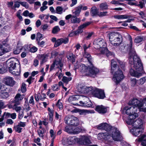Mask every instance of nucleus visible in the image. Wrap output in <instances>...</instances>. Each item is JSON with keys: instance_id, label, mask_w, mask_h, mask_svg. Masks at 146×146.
<instances>
[{"instance_id": "obj_28", "label": "nucleus", "mask_w": 146, "mask_h": 146, "mask_svg": "<svg viewBox=\"0 0 146 146\" xmlns=\"http://www.w3.org/2000/svg\"><path fill=\"white\" fill-rule=\"evenodd\" d=\"M82 8V5H79L78 6L76 7V11H74L72 12L73 14H74L76 16H78L81 11Z\"/></svg>"}, {"instance_id": "obj_48", "label": "nucleus", "mask_w": 146, "mask_h": 146, "mask_svg": "<svg viewBox=\"0 0 146 146\" xmlns=\"http://www.w3.org/2000/svg\"><path fill=\"white\" fill-rule=\"evenodd\" d=\"M42 38V35L39 33H38L36 35V40L37 42L40 41Z\"/></svg>"}, {"instance_id": "obj_43", "label": "nucleus", "mask_w": 146, "mask_h": 146, "mask_svg": "<svg viewBox=\"0 0 146 146\" xmlns=\"http://www.w3.org/2000/svg\"><path fill=\"white\" fill-rule=\"evenodd\" d=\"M14 129L15 131L20 133L21 132L22 128L18 124L14 127Z\"/></svg>"}, {"instance_id": "obj_21", "label": "nucleus", "mask_w": 146, "mask_h": 146, "mask_svg": "<svg viewBox=\"0 0 146 146\" xmlns=\"http://www.w3.org/2000/svg\"><path fill=\"white\" fill-rule=\"evenodd\" d=\"M5 84L8 86H13L15 84V82L11 77H7L5 79Z\"/></svg>"}, {"instance_id": "obj_33", "label": "nucleus", "mask_w": 146, "mask_h": 146, "mask_svg": "<svg viewBox=\"0 0 146 146\" xmlns=\"http://www.w3.org/2000/svg\"><path fill=\"white\" fill-rule=\"evenodd\" d=\"M24 95H21L20 94H17L15 97V103L18 102V101L22 100L24 98Z\"/></svg>"}, {"instance_id": "obj_38", "label": "nucleus", "mask_w": 146, "mask_h": 146, "mask_svg": "<svg viewBox=\"0 0 146 146\" xmlns=\"http://www.w3.org/2000/svg\"><path fill=\"white\" fill-rule=\"evenodd\" d=\"M146 81V77H143L137 80V84L139 85H142L145 83Z\"/></svg>"}, {"instance_id": "obj_25", "label": "nucleus", "mask_w": 146, "mask_h": 146, "mask_svg": "<svg viewBox=\"0 0 146 146\" xmlns=\"http://www.w3.org/2000/svg\"><path fill=\"white\" fill-rule=\"evenodd\" d=\"M141 137L136 140L137 142L142 141L141 144L143 146H146V136L144 134L140 135Z\"/></svg>"}, {"instance_id": "obj_6", "label": "nucleus", "mask_w": 146, "mask_h": 146, "mask_svg": "<svg viewBox=\"0 0 146 146\" xmlns=\"http://www.w3.org/2000/svg\"><path fill=\"white\" fill-rule=\"evenodd\" d=\"M129 104L137 108L140 111L146 112V98L143 100L142 102L137 99H133L129 102Z\"/></svg>"}, {"instance_id": "obj_11", "label": "nucleus", "mask_w": 146, "mask_h": 146, "mask_svg": "<svg viewBox=\"0 0 146 146\" xmlns=\"http://www.w3.org/2000/svg\"><path fill=\"white\" fill-rule=\"evenodd\" d=\"M80 140L79 138L75 137H69L67 138L62 143L64 145L68 146L69 145H73L76 143H78Z\"/></svg>"}, {"instance_id": "obj_37", "label": "nucleus", "mask_w": 146, "mask_h": 146, "mask_svg": "<svg viewBox=\"0 0 146 146\" xmlns=\"http://www.w3.org/2000/svg\"><path fill=\"white\" fill-rule=\"evenodd\" d=\"M83 56L84 57L87 59L90 64H92L90 61L91 56L90 54L88 53L87 52H85L83 55Z\"/></svg>"}, {"instance_id": "obj_56", "label": "nucleus", "mask_w": 146, "mask_h": 146, "mask_svg": "<svg viewBox=\"0 0 146 146\" xmlns=\"http://www.w3.org/2000/svg\"><path fill=\"white\" fill-rule=\"evenodd\" d=\"M26 90V84L24 83H23L21 86V91L23 93L25 92Z\"/></svg>"}, {"instance_id": "obj_17", "label": "nucleus", "mask_w": 146, "mask_h": 146, "mask_svg": "<svg viewBox=\"0 0 146 146\" xmlns=\"http://www.w3.org/2000/svg\"><path fill=\"white\" fill-rule=\"evenodd\" d=\"M80 92L84 94H88L90 92L92 94V91L94 89L92 88L91 87H87L82 85L80 86Z\"/></svg>"}, {"instance_id": "obj_13", "label": "nucleus", "mask_w": 146, "mask_h": 146, "mask_svg": "<svg viewBox=\"0 0 146 146\" xmlns=\"http://www.w3.org/2000/svg\"><path fill=\"white\" fill-rule=\"evenodd\" d=\"M92 94L95 97L100 99H103L105 97L104 90L100 89L94 88L92 91Z\"/></svg>"}, {"instance_id": "obj_22", "label": "nucleus", "mask_w": 146, "mask_h": 146, "mask_svg": "<svg viewBox=\"0 0 146 146\" xmlns=\"http://www.w3.org/2000/svg\"><path fill=\"white\" fill-rule=\"evenodd\" d=\"M95 110L100 113H104L107 111L106 108L102 105L97 106L95 108Z\"/></svg>"}, {"instance_id": "obj_3", "label": "nucleus", "mask_w": 146, "mask_h": 146, "mask_svg": "<svg viewBox=\"0 0 146 146\" xmlns=\"http://www.w3.org/2000/svg\"><path fill=\"white\" fill-rule=\"evenodd\" d=\"M135 119H128L126 122L128 124L132 126V128L130 130L131 133L134 136H137L141 135L143 132V123L141 119H138L134 121Z\"/></svg>"}, {"instance_id": "obj_55", "label": "nucleus", "mask_w": 146, "mask_h": 146, "mask_svg": "<svg viewBox=\"0 0 146 146\" xmlns=\"http://www.w3.org/2000/svg\"><path fill=\"white\" fill-rule=\"evenodd\" d=\"M108 12L107 11L100 12L98 13V16L99 17H102L107 16Z\"/></svg>"}, {"instance_id": "obj_46", "label": "nucleus", "mask_w": 146, "mask_h": 146, "mask_svg": "<svg viewBox=\"0 0 146 146\" xmlns=\"http://www.w3.org/2000/svg\"><path fill=\"white\" fill-rule=\"evenodd\" d=\"M110 3L111 4L115 5V6H117L118 5H124V4L123 3H120L119 1L115 0H113L112 1L110 2Z\"/></svg>"}, {"instance_id": "obj_2", "label": "nucleus", "mask_w": 146, "mask_h": 146, "mask_svg": "<svg viewBox=\"0 0 146 146\" xmlns=\"http://www.w3.org/2000/svg\"><path fill=\"white\" fill-rule=\"evenodd\" d=\"M117 61L119 64V66L118 68L116 66V61L113 59L111 60V72L113 74V80L117 84L124 78L122 72L119 70V67L124 70L125 63L118 60H117Z\"/></svg>"}, {"instance_id": "obj_27", "label": "nucleus", "mask_w": 146, "mask_h": 146, "mask_svg": "<svg viewBox=\"0 0 146 146\" xmlns=\"http://www.w3.org/2000/svg\"><path fill=\"white\" fill-rule=\"evenodd\" d=\"M73 126L68 125L66 127L65 131L68 133L72 134V133H77L78 131H72Z\"/></svg>"}, {"instance_id": "obj_14", "label": "nucleus", "mask_w": 146, "mask_h": 146, "mask_svg": "<svg viewBox=\"0 0 146 146\" xmlns=\"http://www.w3.org/2000/svg\"><path fill=\"white\" fill-rule=\"evenodd\" d=\"M17 59L15 58L10 59L6 62L7 66L9 71H12L15 69L16 67Z\"/></svg>"}, {"instance_id": "obj_1", "label": "nucleus", "mask_w": 146, "mask_h": 146, "mask_svg": "<svg viewBox=\"0 0 146 146\" xmlns=\"http://www.w3.org/2000/svg\"><path fill=\"white\" fill-rule=\"evenodd\" d=\"M129 41L128 48L130 51L129 53V63L132 68L130 70V73L131 76L139 78L141 76L143 73L142 64L140 58L136 54L132 47V39H130Z\"/></svg>"}, {"instance_id": "obj_63", "label": "nucleus", "mask_w": 146, "mask_h": 146, "mask_svg": "<svg viewBox=\"0 0 146 146\" xmlns=\"http://www.w3.org/2000/svg\"><path fill=\"white\" fill-rule=\"evenodd\" d=\"M48 115L49 116H53L54 114V111L51 110L50 108H48Z\"/></svg>"}, {"instance_id": "obj_19", "label": "nucleus", "mask_w": 146, "mask_h": 146, "mask_svg": "<svg viewBox=\"0 0 146 146\" xmlns=\"http://www.w3.org/2000/svg\"><path fill=\"white\" fill-rule=\"evenodd\" d=\"M9 90L3 85V87L1 88V96L3 98H6L9 97Z\"/></svg>"}, {"instance_id": "obj_12", "label": "nucleus", "mask_w": 146, "mask_h": 146, "mask_svg": "<svg viewBox=\"0 0 146 146\" xmlns=\"http://www.w3.org/2000/svg\"><path fill=\"white\" fill-rule=\"evenodd\" d=\"M9 45L7 43V40L5 39L2 42V44H0V56L10 50Z\"/></svg>"}, {"instance_id": "obj_53", "label": "nucleus", "mask_w": 146, "mask_h": 146, "mask_svg": "<svg viewBox=\"0 0 146 146\" xmlns=\"http://www.w3.org/2000/svg\"><path fill=\"white\" fill-rule=\"evenodd\" d=\"M21 48L17 47L16 48L14 49L13 53L15 54H19L21 52Z\"/></svg>"}, {"instance_id": "obj_7", "label": "nucleus", "mask_w": 146, "mask_h": 146, "mask_svg": "<svg viewBox=\"0 0 146 146\" xmlns=\"http://www.w3.org/2000/svg\"><path fill=\"white\" fill-rule=\"evenodd\" d=\"M109 39L111 44L115 46L119 45L122 41V36L118 33L112 32L109 34Z\"/></svg>"}, {"instance_id": "obj_8", "label": "nucleus", "mask_w": 146, "mask_h": 146, "mask_svg": "<svg viewBox=\"0 0 146 146\" xmlns=\"http://www.w3.org/2000/svg\"><path fill=\"white\" fill-rule=\"evenodd\" d=\"M123 111L129 115L128 119H135L138 116L137 108L131 106L129 104L128 106H125L124 108Z\"/></svg>"}, {"instance_id": "obj_58", "label": "nucleus", "mask_w": 146, "mask_h": 146, "mask_svg": "<svg viewBox=\"0 0 146 146\" xmlns=\"http://www.w3.org/2000/svg\"><path fill=\"white\" fill-rule=\"evenodd\" d=\"M46 98V96L45 94L41 93L40 94V95L39 96L40 99L42 100L43 101Z\"/></svg>"}, {"instance_id": "obj_10", "label": "nucleus", "mask_w": 146, "mask_h": 146, "mask_svg": "<svg viewBox=\"0 0 146 146\" xmlns=\"http://www.w3.org/2000/svg\"><path fill=\"white\" fill-rule=\"evenodd\" d=\"M109 135L110 136V138L109 139H111V141L112 140L115 141H120L122 139V136L119 131L115 128L111 129L109 133Z\"/></svg>"}, {"instance_id": "obj_32", "label": "nucleus", "mask_w": 146, "mask_h": 146, "mask_svg": "<svg viewBox=\"0 0 146 146\" xmlns=\"http://www.w3.org/2000/svg\"><path fill=\"white\" fill-rule=\"evenodd\" d=\"M9 72L12 74L14 76H19L21 72L20 69L17 70L14 69L12 71H9Z\"/></svg>"}, {"instance_id": "obj_51", "label": "nucleus", "mask_w": 146, "mask_h": 146, "mask_svg": "<svg viewBox=\"0 0 146 146\" xmlns=\"http://www.w3.org/2000/svg\"><path fill=\"white\" fill-rule=\"evenodd\" d=\"M56 106L60 109H62L63 108V106L62 103L61 102V100H59L56 104Z\"/></svg>"}, {"instance_id": "obj_31", "label": "nucleus", "mask_w": 146, "mask_h": 146, "mask_svg": "<svg viewBox=\"0 0 146 146\" xmlns=\"http://www.w3.org/2000/svg\"><path fill=\"white\" fill-rule=\"evenodd\" d=\"M129 17V16L127 15H118L114 16V18L118 19H127Z\"/></svg>"}, {"instance_id": "obj_50", "label": "nucleus", "mask_w": 146, "mask_h": 146, "mask_svg": "<svg viewBox=\"0 0 146 146\" xmlns=\"http://www.w3.org/2000/svg\"><path fill=\"white\" fill-rule=\"evenodd\" d=\"M71 117H72V115H68L65 117L64 119V121L65 123L67 124L70 125L69 122H71L70 121V119Z\"/></svg>"}, {"instance_id": "obj_16", "label": "nucleus", "mask_w": 146, "mask_h": 146, "mask_svg": "<svg viewBox=\"0 0 146 146\" xmlns=\"http://www.w3.org/2000/svg\"><path fill=\"white\" fill-rule=\"evenodd\" d=\"M96 127L98 129L104 130L107 131H110L111 129V126L106 123H101L97 126Z\"/></svg>"}, {"instance_id": "obj_35", "label": "nucleus", "mask_w": 146, "mask_h": 146, "mask_svg": "<svg viewBox=\"0 0 146 146\" xmlns=\"http://www.w3.org/2000/svg\"><path fill=\"white\" fill-rule=\"evenodd\" d=\"M90 13L92 16H95L98 15V13H99V12L96 8H92L91 9Z\"/></svg>"}, {"instance_id": "obj_42", "label": "nucleus", "mask_w": 146, "mask_h": 146, "mask_svg": "<svg viewBox=\"0 0 146 146\" xmlns=\"http://www.w3.org/2000/svg\"><path fill=\"white\" fill-rule=\"evenodd\" d=\"M78 112L80 115H86L88 112V111L85 110H78Z\"/></svg>"}, {"instance_id": "obj_15", "label": "nucleus", "mask_w": 146, "mask_h": 146, "mask_svg": "<svg viewBox=\"0 0 146 146\" xmlns=\"http://www.w3.org/2000/svg\"><path fill=\"white\" fill-rule=\"evenodd\" d=\"M98 139L103 141L104 140L107 141H111V139H109L110 138V135H109V133H101L98 134Z\"/></svg>"}, {"instance_id": "obj_41", "label": "nucleus", "mask_w": 146, "mask_h": 146, "mask_svg": "<svg viewBox=\"0 0 146 146\" xmlns=\"http://www.w3.org/2000/svg\"><path fill=\"white\" fill-rule=\"evenodd\" d=\"M130 83L132 86H135L137 83V80L135 78H131L130 80Z\"/></svg>"}, {"instance_id": "obj_60", "label": "nucleus", "mask_w": 146, "mask_h": 146, "mask_svg": "<svg viewBox=\"0 0 146 146\" xmlns=\"http://www.w3.org/2000/svg\"><path fill=\"white\" fill-rule=\"evenodd\" d=\"M21 10H19L17 13V16L18 18L20 20H22L23 19L21 15Z\"/></svg>"}, {"instance_id": "obj_44", "label": "nucleus", "mask_w": 146, "mask_h": 146, "mask_svg": "<svg viewBox=\"0 0 146 146\" xmlns=\"http://www.w3.org/2000/svg\"><path fill=\"white\" fill-rule=\"evenodd\" d=\"M86 98L87 99H88V101H89V102H88V104L87 105H84V103H83V102L82 101H80V103L81 104H83V105H82V106L86 107H91L92 105V103L90 101H89V99L88 98L86 97Z\"/></svg>"}, {"instance_id": "obj_62", "label": "nucleus", "mask_w": 146, "mask_h": 146, "mask_svg": "<svg viewBox=\"0 0 146 146\" xmlns=\"http://www.w3.org/2000/svg\"><path fill=\"white\" fill-rule=\"evenodd\" d=\"M139 4L138 3V2L137 3V6H139L141 8H142L145 5V3L144 2L140 1L139 2Z\"/></svg>"}, {"instance_id": "obj_45", "label": "nucleus", "mask_w": 146, "mask_h": 146, "mask_svg": "<svg viewBox=\"0 0 146 146\" xmlns=\"http://www.w3.org/2000/svg\"><path fill=\"white\" fill-rule=\"evenodd\" d=\"M19 102L15 103V107L14 108V110H15L16 111L19 112L21 109V108L20 106H17V105H19Z\"/></svg>"}, {"instance_id": "obj_4", "label": "nucleus", "mask_w": 146, "mask_h": 146, "mask_svg": "<svg viewBox=\"0 0 146 146\" xmlns=\"http://www.w3.org/2000/svg\"><path fill=\"white\" fill-rule=\"evenodd\" d=\"M74 69L75 70L78 69L84 75L90 76L94 78L95 77L99 72V70L95 67L92 64H90L88 67L82 64L79 65H75Z\"/></svg>"}, {"instance_id": "obj_18", "label": "nucleus", "mask_w": 146, "mask_h": 146, "mask_svg": "<svg viewBox=\"0 0 146 146\" xmlns=\"http://www.w3.org/2000/svg\"><path fill=\"white\" fill-rule=\"evenodd\" d=\"M78 143L80 144H89L90 143V137L82 136L79 138Z\"/></svg>"}, {"instance_id": "obj_5", "label": "nucleus", "mask_w": 146, "mask_h": 146, "mask_svg": "<svg viewBox=\"0 0 146 146\" xmlns=\"http://www.w3.org/2000/svg\"><path fill=\"white\" fill-rule=\"evenodd\" d=\"M94 47L99 54H105L108 56L111 53L106 47V44L104 40L102 38L96 39L94 42Z\"/></svg>"}, {"instance_id": "obj_36", "label": "nucleus", "mask_w": 146, "mask_h": 146, "mask_svg": "<svg viewBox=\"0 0 146 146\" xmlns=\"http://www.w3.org/2000/svg\"><path fill=\"white\" fill-rule=\"evenodd\" d=\"M100 8L101 10H106L108 9V5L106 3H102L100 5Z\"/></svg>"}, {"instance_id": "obj_59", "label": "nucleus", "mask_w": 146, "mask_h": 146, "mask_svg": "<svg viewBox=\"0 0 146 146\" xmlns=\"http://www.w3.org/2000/svg\"><path fill=\"white\" fill-rule=\"evenodd\" d=\"M20 4L22 6L25 7L26 8H28L29 7L28 4L25 2H20Z\"/></svg>"}, {"instance_id": "obj_64", "label": "nucleus", "mask_w": 146, "mask_h": 146, "mask_svg": "<svg viewBox=\"0 0 146 146\" xmlns=\"http://www.w3.org/2000/svg\"><path fill=\"white\" fill-rule=\"evenodd\" d=\"M50 137H52V139H54L55 137V133L54 131L52 129H51L50 131Z\"/></svg>"}, {"instance_id": "obj_57", "label": "nucleus", "mask_w": 146, "mask_h": 146, "mask_svg": "<svg viewBox=\"0 0 146 146\" xmlns=\"http://www.w3.org/2000/svg\"><path fill=\"white\" fill-rule=\"evenodd\" d=\"M133 20L132 19H128L127 21L123 22L122 24V25L125 27L127 26L128 25L127 23H130L131 21H133Z\"/></svg>"}, {"instance_id": "obj_26", "label": "nucleus", "mask_w": 146, "mask_h": 146, "mask_svg": "<svg viewBox=\"0 0 146 146\" xmlns=\"http://www.w3.org/2000/svg\"><path fill=\"white\" fill-rule=\"evenodd\" d=\"M67 57L68 60L72 63L75 62L76 57L72 53L68 52L67 53Z\"/></svg>"}, {"instance_id": "obj_24", "label": "nucleus", "mask_w": 146, "mask_h": 146, "mask_svg": "<svg viewBox=\"0 0 146 146\" xmlns=\"http://www.w3.org/2000/svg\"><path fill=\"white\" fill-rule=\"evenodd\" d=\"M48 56L46 54H39L38 57L39 59L40 60V64H42L47 61Z\"/></svg>"}, {"instance_id": "obj_30", "label": "nucleus", "mask_w": 146, "mask_h": 146, "mask_svg": "<svg viewBox=\"0 0 146 146\" xmlns=\"http://www.w3.org/2000/svg\"><path fill=\"white\" fill-rule=\"evenodd\" d=\"M80 21V19L75 16H73L70 19V22L72 23H79Z\"/></svg>"}, {"instance_id": "obj_61", "label": "nucleus", "mask_w": 146, "mask_h": 146, "mask_svg": "<svg viewBox=\"0 0 146 146\" xmlns=\"http://www.w3.org/2000/svg\"><path fill=\"white\" fill-rule=\"evenodd\" d=\"M52 89L54 91H57L59 89L58 86L57 84L53 85L52 87Z\"/></svg>"}, {"instance_id": "obj_52", "label": "nucleus", "mask_w": 146, "mask_h": 146, "mask_svg": "<svg viewBox=\"0 0 146 146\" xmlns=\"http://www.w3.org/2000/svg\"><path fill=\"white\" fill-rule=\"evenodd\" d=\"M60 30V28L58 26H56L53 28L52 32L53 33L55 34L59 31Z\"/></svg>"}, {"instance_id": "obj_20", "label": "nucleus", "mask_w": 146, "mask_h": 146, "mask_svg": "<svg viewBox=\"0 0 146 146\" xmlns=\"http://www.w3.org/2000/svg\"><path fill=\"white\" fill-rule=\"evenodd\" d=\"M69 39L68 38H61L57 40L56 43L54 44L55 47H57L62 44V43L66 44L68 43Z\"/></svg>"}, {"instance_id": "obj_9", "label": "nucleus", "mask_w": 146, "mask_h": 146, "mask_svg": "<svg viewBox=\"0 0 146 146\" xmlns=\"http://www.w3.org/2000/svg\"><path fill=\"white\" fill-rule=\"evenodd\" d=\"M62 64L60 60V59H56L51 65L50 68V71L56 68H60V72L59 71L56 74V75L58 76L59 79H60L63 75L62 73Z\"/></svg>"}, {"instance_id": "obj_23", "label": "nucleus", "mask_w": 146, "mask_h": 146, "mask_svg": "<svg viewBox=\"0 0 146 146\" xmlns=\"http://www.w3.org/2000/svg\"><path fill=\"white\" fill-rule=\"evenodd\" d=\"M70 119V121H71L69 123L70 125L77 126L78 124L79 119L76 117L72 116V117H71Z\"/></svg>"}, {"instance_id": "obj_47", "label": "nucleus", "mask_w": 146, "mask_h": 146, "mask_svg": "<svg viewBox=\"0 0 146 146\" xmlns=\"http://www.w3.org/2000/svg\"><path fill=\"white\" fill-rule=\"evenodd\" d=\"M4 118L3 116H2V117L0 118V127L1 128L3 127L4 126L5 124V122L3 121Z\"/></svg>"}, {"instance_id": "obj_39", "label": "nucleus", "mask_w": 146, "mask_h": 146, "mask_svg": "<svg viewBox=\"0 0 146 146\" xmlns=\"http://www.w3.org/2000/svg\"><path fill=\"white\" fill-rule=\"evenodd\" d=\"M144 40L143 37L137 36L135 38L134 42L136 43H139L143 41Z\"/></svg>"}, {"instance_id": "obj_54", "label": "nucleus", "mask_w": 146, "mask_h": 146, "mask_svg": "<svg viewBox=\"0 0 146 146\" xmlns=\"http://www.w3.org/2000/svg\"><path fill=\"white\" fill-rule=\"evenodd\" d=\"M63 9L60 6L58 7L56 9V13L59 14H61L62 13Z\"/></svg>"}, {"instance_id": "obj_34", "label": "nucleus", "mask_w": 146, "mask_h": 146, "mask_svg": "<svg viewBox=\"0 0 146 146\" xmlns=\"http://www.w3.org/2000/svg\"><path fill=\"white\" fill-rule=\"evenodd\" d=\"M72 78L71 77H66L64 76L63 77L62 80L64 82L67 84L68 82L71 80Z\"/></svg>"}, {"instance_id": "obj_49", "label": "nucleus", "mask_w": 146, "mask_h": 146, "mask_svg": "<svg viewBox=\"0 0 146 146\" xmlns=\"http://www.w3.org/2000/svg\"><path fill=\"white\" fill-rule=\"evenodd\" d=\"M37 132L39 136L40 137L43 138L44 137V130L39 129L38 130Z\"/></svg>"}, {"instance_id": "obj_40", "label": "nucleus", "mask_w": 146, "mask_h": 146, "mask_svg": "<svg viewBox=\"0 0 146 146\" xmlns=\"http://www.w3.org/2000/svg\"><path fill=\"white\" fill-rule=\"evenodd\" d=\"M76 126H73L72 131H77L78 132L76 133H72L73 134H78L81 131L82 129L81 127H78Z\"/></svg>"}, {"instance_id": "obj_29", "label": "nucleus", "mask_w": 146, "mask_h": 146, "mask_svg": "<svg viewBox=\"0 0 146 146\" xmlns=\"http://www.w3.org/2000/svg\"><path fill=\"white\" fill-rule=\"evenodd\" d=\"M90 24V22H88L85 23L78 27V32L79 33H81L83 31L82 29L89 25Z\"/></svg>"}]
</instances>
